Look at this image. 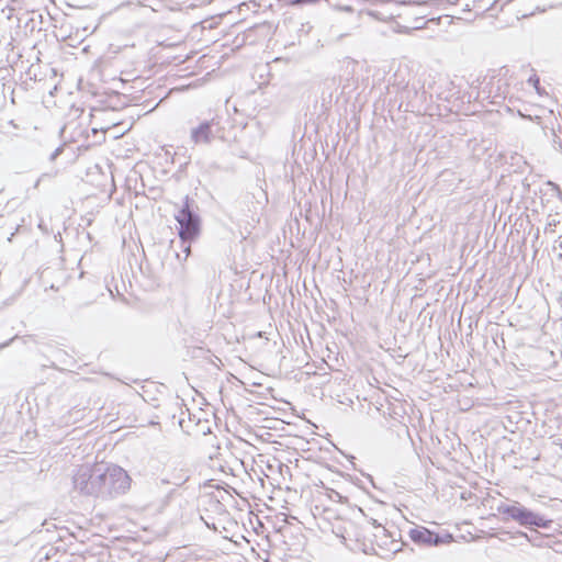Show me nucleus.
Returning <instances> with one entry per match:
<instances>
[{"label": "nucleus", "mask_w": 562, "mask_h": 562, "mask_svg": "<svg viewBox=\"0 0 562 562\" xmlns=\"http://www.w3.org/2000/svg\"><path fill=\"white\" fill-rule=\"evenodd\" d=\"M411 538L418 543L437 544L439 542L438 535L426 528L411 530Z\"/></svg>", "instance_id": "obj_6"}, {"label": "nucleus", "mask_w": 562, "mask_h": 562, "mask_svg": "<svg viewBox=\"0 0 562 562\" xmlns=\"http://www.w3.org/2000/svg\"><path fill=\"white\" fill-rule=\"evenodd\" d=\"M554 226H555V221L554 220L549 221L546 225L544 232L546 233H554V229H553Z\"/></svg>", "instance_id": "obj_9"}, {"label": "nucleus", "mask_w": 562, "mask_h": 562, "mask_svg": "<svg viewBox=\"0 0 562 562\" xmlns=\"http://www.w3.org/2000/svg\"><path fill=\"white\" fill-rule=\"evenodd\" d=\"M184 480H181L179 482H173L175 485H180Z\"/></svg>", "instance_id": "obj_12"}, {"label": "nucleus", "mask_w": 562, "mask_h": 562, "mask_svg": "<svg viewBox=\"0 0 562 562\" xmlns=\"http://www.w3.org/2000/svg\"><path fill=\"white\" fill-rule=\"evenodd\" d=\"M366 14L374 20H380V21H386L390 16L387 15H383L380 11L378 10H369L366 12Z\"/></svg>", "instance_id": "obj_7"}, {"label": "nucleus", "mask_w": 562, "mask_h": 562, "mask_svg": "<svg viewBox=\"0 0 562 562\" xmlns=\"http://www.w3.org/2000/svg\"><path fill=\"white\" fill-rule=\"evenodd\" d=\"M294 3H300V4H312V3H316L318 2L319 0H293Z\"/></svg>", "instance_id": "obj_10"}, {"label": "nucleus", "mask_w": 562, "mask_h": 562, "mask_svg": "<svg viewBox=\"0 0 562 562\" xmlns=\"http://www.w3.org/2000/svg\"><path fill=\"white\" fill-rule=\"evenodd\" d=\"M175 217L180 226L179 236L183 241H191L198 236L200 218L190 210L188 196H186L183 206L178 211Z\"/></svg>", "instance_id": "obj_4"}, {"label": "nucleus", "mask_w": 562, "mask_h": 562, "mask_svg": "<svg viewBox=\"0 0 562 562\" xmlns=\"http://www.w3.org/2000/svg\"><path fill=\"white\" fill-rule=\"evenodd\" d=\"M528 82L535 87V89L537 90V92L539 94H541V89H540V86H539V78L536 75L531 76L528 79Z\"/></svg>", "instance_id": "obj_8"}, {"label": "nucleus", "mask_w": 562, "mask_h": 562, "mask_svg": "<svg viewBox=\"0 0 562 562\" xmlns=\"http://www.w3.org/2000/svg\"><path fill=\"white\" fill-rule=\"evenodd\" d=\"M100 472L102 475L98 497L112 498L125 494L131 488L132 479L123 468L100 464Z\"/></svg>", "instance_id": "obj_1"}, {"label": "nucleus", "mask_w": 562, "mask_h": 562, "mask_svg": "<svg viewBox=\"0 0 562 562\" xmlns=\"http://www.w3.org/2000/svg\"><path fill=\"white\" fill-rule=\"evenodd\" d=\"M498 512L507 515L513 520L517 521L521 526H535L539 528H548L551 520L520 506L518 503L513 505H502L498 507Z\"/></svg>", "instance_id": "obj_3"}, {"label": "nucleus", "mask_w": 562, "mask_h": 562, "mask_svg": "<svg viewBox=\"0 0 562 562\" xmlns=\"http://www.w3.org/2000/svg\"><path fill=\"white\" fill-rule=\"evenodd\" d=\"M215 125V120L202 122L198 127L191 131V140L194 144H209L213 138L212 127Z\"/></svg>", "instance_id": "obj_5"}, {"label": "nucleus", "mask_w": 562, "mask_h": 562, "mask_svg": "<svg viewBox=\"0 0 562 562\" xmlns=\"http://www.w3.org/2000/svg\"><path fill=\"white\" fill-rule=\"evenodd\" d=\"M101 475L100 464L81 465L72 477L74 490L81 495L98 497Z\"/></svg>", "instance_id": "obj_2"}, {"label": "nucleus", "mask_w": 562, "mask_h": 562, "mask_svg": "<svg viewBox=\"0 0 562 562\" xmlns=\"http://www.w3.org/2000/svg\"><path fill=\"white\" fill-rule=\"evenodd\" d=\"M13 236H14V233H12V234L10 235V237H8V241H11Z\"/></svg>", "instance_id": "obj_11"}]
</instances>
